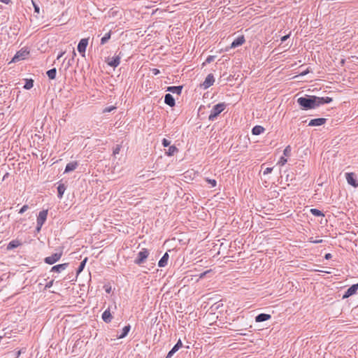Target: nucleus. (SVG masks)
<instances>
[{"mask_svg": "<svg viewBox=\"0 0 358 358\" xmlns=\"http://www.w3.org/2000/svg\"><path fill=\"white\" fill-rule=\"evenodd\" d=\"M296 102L300 108L304 110L315 109L318 107L317 96L313 95L305 94L303 96L299 97Z\"/></svg>", "mask_w": 358, "mask_h": 358, "instance_id": "f257e3e1", "label": "nucleus"}, {"mask_svg": "<svg viewBox=\"0 0 358 358\" xmlns=\"http://www.w3.org/2000/svg\"><path fill=\"white\" fill-rule=\"evenodd\" d=\"M225 103H219L215 105L210 110V114L208 116L210 121H214L217 119V116L225 109Z\"/></svg>", "mask_w": 358, "mask_h": 358, "instance_id": "f03ea898", "label": "nucleus"}, {"mask_svg": "<svg viewBox=\"0 0 358 358\" xmlns=\"http://www.w3.org/2000/svg\"><path fill=\"white\" fill-rule=\"evenodd\" d=\"M150 252L148 249L143 248L141 250L138 255L137 257L134 260V263L137 265H141L145 262L147 258L148 257Z\"/></svg>", "mask_w": 358, "mask_h": 358, "instance_id": "7ed1b4c3", "label": "nucleus"}, {"mask_svg": "<svg viewBox=\"0 0 358 358\" xmlns=\"http://www.w3.org/2000/svg\"><path fill=\"white\" fill-rule=\"evenodd\" d=\"M29 55V51L27 48H22L16 52L13 57L11 62H17L20 60L24 59Z\"/></svg>", "mask_w": 358, "mask_h": 358, "instance_id": "20e7f679", "label": "nucleus"}, {"mask_svg": "<svg viewBox=\"0 0 358 358\" xmlns=\"http://www.w3.org/2000/svg\"><path fill=\"white\" fill-rule=\"evenodd\" d=\"M62 256V252L54 253L51 256L47 257L44 259L45 264L52 265L58 262Z\"/></svg>", "mask_w": 358, "mask_h": 358, "instance_id": "39448f33", "label": "nucleus"}, {"mask_svg": "<svg viewBox=\"0 0 358 358\" xmlns=\"http://www.w3.org/2000/svg\"><path fill=\"white\" fill-rule=\"evenodd\" d=\"M345 178L349 185H352L354 187H358V182L357 180L356 176L354 173H346Z\"/></svg>", "mask_w": 358, "mask_h": 358, "instance_id": "423d86ee", "label": "nucleus"}, {"mask_svg": "<svg viewBox=\"0 0 358 358\" xmlns=\"http://www.w3.org/2000/svg\"><path fill=\"white\" fill-rule=\"evenodd\" d=\"M87 45H88V38H82L78 43V45L77 47L78 51L83 57L85 56Z\"/></svg>", "mask_w": 358, "mask_h": 358, "instance_id": "0eeeda50", "label": "nucleus"}, {"mask_svg": "<svg viewBox=\"0 0 358 358\" xmlns=\"http://www.w3.org/2000/svg\"><path fill=\"white\" fill-rule=\"evenodd\" d=\"M48 217V210H43L39 212L36 220L37 225H43Z\"/></svg>", "mask_w": 358, "mask_h": 358, "instance_id": "6e6552de", "label": "nucleus"}, {"mask_svg": "<svg viewBox=\"0 0 358 358\" xmlns=\"http://www.w3.org/2000/svg\"><path fill=\"white\" fill-rule=\"evenodd\" d=\"M215 82V78H214V76L212 73H210L208 74L205 80L203 81V83L201 85V86L203 88V89H208V87H210L211 85H213Z\"/></svg>", "mask_w": 358, "mask_h": 358, "instance_id": "1a4fd4ad", "label": "nucleus"}, {"mask_svg": "<svg viewBox=\"0 0 358 358\" xmlns=\"http://www.w3.org/2000/svg\"><path fill=\"white\" fill-rule=\"evenodd\" d=\"M357 289H358V283L352 285L345 291V294L343 296V299H347V298L354 295L355 294H356Z\"/></svg>", "mask_w": 358, "mask_h": 358, "instance_id": "9d476101", "label": "nucleus"}, {"mask_svg": "<svg viewBox=\"0 0 358 358\" xmlns=\"http://www.w3.org/2000/svg\"><path fill=\"white\" fill-rule=\"evenodd\" d=\"M326 122H327V119L326 118H323V117L315 118V119L311 120L309 122L308 126H310V127L321 126V125L325 124Z\"/></svg>", "mask_w": 358, "mask_h": 358, "instance_id": "9b49d317", "label": "nucleus"}, {"mask_svg": "<svg viewBox=\"0 0 358 358\" xmlns=\"http://www.w3.org/2000/svg\"><path fill=\"white\" fill-rule=\"evenodd\" d=\"M69 266V263H64L61 264H57L52 266L50 269L51 272L61 273L64 271Z\"/></svg>", "mask_w": 358, "mask_h": 358, "instance_id": "f8f14e48", "label": "nucleus"}, {"mask_svg": "<svg viewBox=\"0 0 358 358\" xmlns=\"http://www.w3.org/2000/svg\"><path fill=\"white\" fill-rule=\"evenodd\" d=\"M245 41L244 36H240L237 38H236L231 44V48H235L236 47L242 45Z\"/></svg>", "mask_w": 358, "mask_h": 358, "instance_id": "ddd939ff", "label": "nucleus"}, {"mask_svg": "<svg viewBox=\"0 0 358 358\" xmlns=\"http://www.w3.org/2000/svg\"><path fill=\"white\" fill-rule=\"evenodd\" d=\"M120 59H121V57H120V53L118 55H117L115 57H113L110 59V60L108 62V64L110 66L115 68L120 64Z\"/></svg>", "mask_w": 358, "mask_h": 358, "instance_id": "4468645a", "label": "nucleus"}, {"mask_svg": "<svg viewBox=\"0 0 358 358\" xmlns=\"http://www.w3.org/2000/svg\"><path fill=\"white\" fill-rule=\"evenodd\" d=\"M78 166V162L76 161L71 162L69 164H66L64 173H69L71 171H73L77 169Z\"/></svg>", "mask_w": 358, "mask_h": 358, "instance_id": "2eb2a0df", "label": "nucleus"}, {"mask_svg": "<svg viewBox=\"0 0 358 358\" xmlns=\"http://www.w3.org/2000/svg\"><path fill=\"white\" fill-rule=\"evenodd\" d=\"M271 318V315L270 314L266 313H260L255 317L256 322H262L266 320H268Z\"/></svg>", "mask_w": 358, "mask_h": 358, "instance_id": "dca6fc26", "label": "nucleus"}, {"mask_svg": "<svg viewBox=\"0 0 358 358\" xmlns=\"http://www.w3.org/2000/svg\"><path fill=\"white\" fill-rule=\"evenodd\" d=\"M164 103L168 106L173 107L176 105V101L171 94H166L164 96Z\"/></svg>", "mask_w": 358, "mask_h": 358, "instance_id": "f3484780", "label": "nucleus"}, {"mask_svg": "<svg viewBox=\"0 0 358 358\" xmlns=\"http://www.w3.org/2000/svg\"><path fill=\"white\" fill-rule=\"evenodd\" d=\"M182 86L178 85V86H169L167 87L166 91L170 92L173 94H177L180 95L182 92Z\"/></svg>", "mask_w": 358, "mask_h": 358, "instance_id": "a211bd4d", "label": "nucleus"}, {"mask_svg": "<svg viewBox=\"0 0 358 358\" xmlns=\"http://www.w3.org/2000/svg\"><path fill=\"white\" fill-rule=\"evenodd\" d=\"M102 320L106 322V323H110L113 319V317L111 315V313H110V309L108 308L106 309L102 314Z\"/></svg>", "mask_w": 358, "mask_h": 358, "instance_id": "6ab92c4d", "label": "nucleus"}, {"mask_svg": "<svg viewBox=\"0 0 358 358\" xmlns=\"http://www.w3.org/2000/svg\"><path fill=\"white\" fill-rule=\"evenodd\" d=\"M317 101L318 107L324 103H329L332 101V98L326 96V97H319L317 96Z\"/></svg>", "mask_w": 358, "mask_h": 358, "instance_id": "aec40b11", "label": "nucleus"}, {"mask_svg": "<svg viewBox=\"0 0 358 358\" xmlns=\"http://www.w3.org/2000/svg\"><path fill=\"white\" fill-rule=\"evenodd\" d=\"M169 254L167 252H165L164 255L162 256V257L159 259L158 262V266L159 267H164L167 265L168 260H169Z\"/></svg>", "mask_w": 358, "mask_h": 358, "instance_id": "412c9836", "label": "nucleus"}, {"mask_svg": "<svg viewBox=\"0 0 358 358\" xmlns=\"http://www.w3.org/2000/svg\"><path fill=\"white\" fill-rule=\"evenodd\" d=\"M21 245V243L20 241L15 239V240H13L11 241L8 245H7V247H6V250H11L14 248H17L18 246H20Z\"/></svg>", "mask_w": 358, "mask_h": 358, "instance_id": "4be33fe9", "label": "nucleus"}, {"mask_svg": "<svg viewBox=\"0 0 358 358\" xmlns=\"http://www.w3.org/2000/svg\"><path fill=\"white\" fill-rule=\"evenodd\" d=\"M265 131V129L260 125H256L252 129V134L253 135L257 136L259 135Z\"/></svg>", "mask_w": 358, "mask_h": 358, "instance_id": "5701e85b", "label": "nucleus"}, {"mask_svg": "<svg viewBox=\"0 0 358 358\" xmlns=\"http://www.w3.org/2000/svg\"><path fill=\"white\" fill-rule=\"evenodd\" d=\"M131 329V326L129 324L124 327V328L122 330V333L120 335L117 336L118 338H123L127 336L129 331Z\"/></svg>", "mask_w": 358, "mask_h": 358, "instance_id": "b1692460", "label": "nucleus"}, {"mask_svg": "<svg viewBox=\"0 0 358 358\" xmlns=\"http://www.w3.org/2000/svg\"><path fill=\"white\" fill-rule=\"evenodd\" d=\"M66 190V186L64 184H59L57 187V196L59 199L63 197L64 193Z\"/></svg>", "mask_w": 358, "mask_h": 358, "instance_id": "393cba45", "label": "nucleus"}, {"mask_svg": "<svg viewBox=\"0 0 358 358\" xmlns=\"http://www.w3.org/2000/svg\"><path fill=\"white\" fill-rule=\"evenodd\" d=\"M49 79L54 80L56 78L57 70L55 68L51 69L46 72Z\"/></svg>", "mask_w": 358, "mask_h": 358, "instance_id": "a878e982", "label": "nucleus"}, {"mask_svg": "<svg viewBox=\"0 0 358 358\" xmlns=\"http://www.w3.org/2000/svg\"><path fill=\"white\" fill-rule=\"evenodd\" d=\"M178 151V150L175 145H170V146H169V149L166 152V154L168 156H172L174 155L175 152H177Z\"/></svg>", "mask_w": 358, "mask_h": 358, "instance_id": "bb28decb", "label": "nucleus"}, {"mask_svg": "<svg viewBox=\"0 0 358 358\" xmlns=\"http://www.w3.org/2000/svg\"><path fill=\"white\" fill-rule=\"evenodd\" d=\"M87 261V258L86 257V258H85V259H84L80 262V265H79V266H78V269H77V274H78V275L83 271V269H84V268H85V264H86Z\"/></svg>", "mask_w": 358, "mask_h": 358, "instance_id": "cd10ccee", "label": "nucleus"}, {"mask_svg": "<svg viewBox=\"0 0 358 358\" xmlns=\"http://www.w3.org/2000/svg\"><path fill=\"white\" fill-rule=\"evenodd\" d=\"M34 86V80L32 79H26L25 84L24 85V88L26 90H30Z\"/></svg>", "mask_w": 358, "mask_h": 358, "instance_id": "c85d7f7f", "label": "nucleus"}, {"mask_svg": "<svg viewBox=\"0 0 358 358\" xmlns=\"http://www.w3.org/2000/svg\"><path fill=\"white\" fill-rule=\"evenodd\" d=\"M110 36H111V31H109L108 33H106L104 36H103L101 39V45H103L105 43H106L108 40L110 38Z\"/></svg>", "mask_w": 358, "mask_h": 358, "instance_id": "c756f323", "label": "nucleus"}, {"mask_svg": "<svg viewBox=\"0 0 358 358\" xmlns=\"http://www.w3.org/2000/svg\"><path fill=\"white\" fill-rule=\"evenodd\" d=\"M310 212L311 213V214L313 215L316 216V217L324 216L323 213L317 208H311L310 210Z\"/></svg>", "mask_w": 358, "mask_h": 358, "instance_id": "7c9ffc66", "label": "nucleus"}, {"mask_svg": "<svg viewBox=\"0 0 358 358\" xmlns=\"http://www.w3.org/2000/svg\"><path fill=\"white\" fill-rule=\"evenodd\" d=\"M176 346H173L172 349L168 352L166 358H171L173 355L178 350Z\"/></svg>", "mask_w": 358, "mask_h": 358, "instance_id": "2f4dec72", "label": "nucleus"}, {"mask_svg": "<svg viewBox=\"0 0 358 358\" xmlns=\"http://www.w3.org/2000/svg\"><path fill=\"white\" fill-rule=\"evenodd\" d=\"M215 56H212V55L208 56L206 58L204 64H210V63L213 62L215 60Z\"/></svg>", "mask_w": 358, "mask_h": 358, "instance_id": "473e14b6", "label": "nucleus"}, {"mask_svg": "<svg viewBox=\"0 0 358 358\" xmlns=\"http://www.w3.org/2000/svg\"><path fill=\"white\" fill-rule=\"evenodd\" d=\"M120 149H121V145H116V146L113 149V155H116L119 154L120 151Z\"/></svg>", "mask_w": 358, "mask_h": 358, "instance_id": "72a5a7b5", "label": "nucleus"}, {"mask_svg": "<svg viewBox=\"0 0 358 358\" xmlns=\"http://www.w3.org/2000/svg\"><path fill=\"white\" fill-rule=\"evenodd\" d=\"M206 182L211 185L212 187H215L216 185H217V181L214 179H209V178H207L206 179Z\"/></svg>", "mask_w": 358, "mask_h": 358, "instance_id": "f704fd0d", "label": "nucleus"}, {"mask_svg": "<svg viewBox=\"0 0 358 358\" xmlns=\"http://www.w3.org/2000/svg\"><path fill=\"white\" fill-rule=\"evenodd\" d=\"M162 144L164 147H169L170 146L171 141L166 138H163Z\"/></svg>", "mask_w": 358, "mask_h": 358, "instance_id": "c9c22d12", "label": "nucleus"}, {"mask_svg": "<svg viewBox=\"0 0 358 358\" xmlns=\"http://www.w3.org/2000/svg\"><path fill=\"white\" fill-rule=\"evenodd\" d=\"M284 155L285 156H289L290 155V152H291V148L289 145L287 146L285 148V149L284 150Z\"/></svg>", "mask_w": 358, "mask_h": 358, "instance_id": "e433bc0d", "label": "nucleus"}, {"mask_svg": "<svg viewBox=\"0 0 358 358\" xmlns=\"http://www.w3.org/2000/svg\"><path fill=\"white\" fill-rule=\"evenodd\" d=\"M28 209H29V206H28V205H24V206L20 208V210H19V213L22 214V213H24L26 210H27Z\"/></svg>", "mask_w": 358, "mask_h": 358, "instance_id": "4c0bfd02", "label": "nucleus"}, {"mask_svg": "<svg viewBox=\"0 0 358 358\" xmlns=\"http://www.w3.org/2000/svg\"><path fill=\"white\" fill-rule=\"evenodd\" d=\"M32 3H33V6H34V13L38 14L39 12H40L39 6L36 3H34L33 1H32Z\"/></svg>", "mask_w": 358, "mask_h": 358, "instance_id": "58836bf2", "label": "nucleus"}, {"mask_svg": "<svg viewBox=\"0 0 358 358\" xmlns=\"http://www.w3.org/2000/svg\"><path fill=\"white\" fill-rule=\"evenodd\" d=\"M273 167H267L265 169V170L263 172V174L264 175H266V174H268L270 173H271V171H273Z\"/></svg>", "mask_w": 358, "mask_h": 358, "instance_id": "ea45409f", "label": "nucleus"}, {"mask_svg": "<svg viewBox=\"0 0 358 358\" xmlns=\"http://www.w3.org/2000/svg\"><path fill=\"white\" fill-rule=\"evenodd\" d=\"M174 346H176L178 349H180L182 347V343L181 340L179 339Z\"/></svg>", "mask_w": 358, "mask_h": 358, "instance_id": "a19ab883", "label": "nucleus"}, {"mask_svg": "<svg viewBox=\"0 0 358 358\" xmlns=\"http://www.w3.org/2000/svg\"><path fill=\"white\" fill-rule=\"evenodd\" d=\"M53 283H54V280H50V282H48L45 285V289L50 288V287L52 286Z\"/></svg>", "mask_w": 358, "mask_h": 358, "instance_id": "79ce46f5", "label": "nucleus"}, {"mask_svg": "<svg viewBox=\"0 0 358 358\" xmlns=\"http://www.w3.org/2000/svg\"><path fill=\"white\" fill-rule=\"evenodd\" d=\"M115 107L114 106H111V107H108V108H106L104 110H103V113H109V112H111L113 109H115Z\"/></svg>", "mask_w": 358, "mask_h": 358, "instance_id": "37998d69", "label": "nucleus"}, {"mask_svg": "<svg viewBox=\"0 0 358 358\" xmlns=\"http://www.w3.org/2000/svg\"><path fill=\"white\" fill-rule=\"evenodd\" d=\"M286 162L287 159L283 157H282L279 161V163L281 164L282 165H284Z\"/></svg>", "mask_w": 358, "mask_h": 358, "instance_id": "c03bdc74", "label": "nucleus"}, {"mask_svg": "<svg viewBox=\"0 0 358 358\" xmlns=\"http://www.w3.org/2000/svg\"><path fill=\"white\" fill-rule=\"evenodd\" d=\"M289 34L285 35L281 38V41L285 42L287 38H289Z\"/></svg>", "mask_w": 358, "mask_h": 358, "instance_id": "a18cd8bd", "label": "nucleus"}, {"mask_svg": "<svg viewBox=\"0 0 358 358\" xmlns=\"http://www.w3.org/2000/svg\"><path fill=\"white\" fill-rule=\"evenodd\" d=\"M152 71L154 75H158L160 73L159 70L157 69H153Z\"/></svg>", "mask_w": 358, "mask_h": 358, "instance_id": "49530a36", "label": "nucleus"}, {"mask_svg": "<svg viewBox=\"0 0 358 358\" xmlns=\"http://www.w3.org/2000/svg\"><path fill=\"white\" fill-rule=\"evenodd\" d=\"M331 257H332V255H331V254H330V253H327V254L324 255V258H325L326 259H327V260H328V259H331Z\"/></svg>", "mask_w": 358, "mask_h": 358, "instance_id": "de8ad7c7", "label": "nucleus"}, {"mask_svg": "<svg viewBox=\"0 0 358 358\" xmlns=\"http://www.w3.org/2000/svg\"><path fill=\"white\" fill-rule=\"evenodd\" d=\"M309 72H310L309 69H307L306 71H302V72L300 73V75H301V76H305V75L308 74Z\"/></svg>", "mask_w": 358, "mask_h": 358, "instance_id": "09e8293b", "label": "nucleus"}, {"mask_svg": "<svg viewBox=\"0 0 358 358\" xmlns=\"http://www.w3.org/2000/svg\"><path fill=\"white\" fill-rule=\"evenodd\" d=\"M42 226L43 225H37L36 224V230L37 232H39L41 231Z\"/></svg>", "mask_w": 358, "mask_h": 358, "instance_id": "8fccbe9b", "label": "nucleus"}, {"mask_svg": "<svg viewBox=\"0 0 358 358\" xmlns=\"http://www.w3.org/2000/svg\"><path fill=\"white\" fill-rule=\"evenodd\" d=\"M10 1V0H0L1 2L6 3V4L9 3Z\"/></svg>", "mask_w": 358, "mask_h": 358, "instance_id": "3c124183", "label": "nucleus"}, {"mask_svg": "<svg viewBox=\"0 0 358 358\" xmlns=\"http://www.w3.org/2000/svg\"><path fill=\"white\" fill-rule=\"evenodd\" d=\"M313 243H320L322 242V239H318V240H315L314 241H313Z\"/></svg>", "mask_w": 358, "mask_h": 358, "instance_id": "603ef678", "label": "nucleus"}, {"mask_svg": "<svg viewBox=\"0 0 358 358\" xmlns=\"http://www.w3.org/2000/svg\"><path fill=\"white\" fill-rule=\"evenodd\" d=\"M208 271H206V272H203L202 273L201 275H200V278H203L206 274L208 273Z\"/></svg>", "mask_w": 358, "mask_h": 358, "instance_id": "864d4df0", "label": "nucleus"}, {"mask_svg": "<svg viewBox=\"0 0 358 358\" xmlns=\"http://www.w3.org/2000/svg\"><path fill=\"white\" fill-rule=\"evenodd\" d=\"M64 54V52H61L57 57V59H59Z\"/></svg>", "mask_w": 358, "mask_h": 358, "instance_id": "5fc2aeb1", "label": "nucleus"}]
</instances>
